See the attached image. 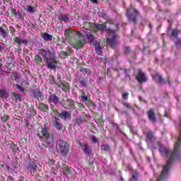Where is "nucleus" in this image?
Wrapping results in <instances>:
<instances>
[{"label":"nucleus","instance_id":"3","mask_svg":"<svg viewBox=\"0 0 181 181\" xmlns=\"http://www.w3.org/2000/svg\"><path fill=\"white\" fill-rule=\"evenodd\" d=\"M37 135L40 138H43L44 142L47 145H50L51 144H53V141L54 139V138L53 137V134H50L49 133H47L46 129H42L41 131V136H40V133H38Z\"/></svg>","mask_w":181,"mask_h":181},{"label":"nucleus","instance_id":"35","mask_svg":"<svg viewBox=\"0 0 181 181\" xmlns=\"http://www.w3.org/2000/svg\"><path fill=\"white\" fill-rule=\"evenodd\" d=\"M177 35H179V31L177 30H173L172 31L173 37H177Z\"/></svg>","mask_w":181,"mask_h":181},{"label":"nucleus","instance_id":"10","mask_svg":"<svg viewBox=\"0 0 181 181\" xmlns=\"http://www.w3.org/2000/svg\"><path fill=\"white\" fill-rule=\"evenodd\" d=\"M79 145L80 146H81L85 155H86L87 156H90V155H91V152H93V150H91V148L88 146V144L86 143H84L83 144L79 143Z\"/></svg>","mask_w":181,"mask_h":181},{"label":"nucleus","instance_id":"19","mask_svg":"<svg viewBox=\"0 0 181 181\" xmlns=\"http://www.w3.org/2000/svg\"><path fill=\"white\" fill-rule=\"evenodd\" d=\"M59 117L61 118V119H67V118H70V117H71V115L70 114V112H67V111H64L61 113H59Z\"/></svg>","mask_w":181,"mask_h":181},{"label":"nucleus","instance_id":"27","mask_svg":"<svg viewBox=\"0 0 181 181\" xmlns=\"http://www.w3.org/2000/svg\"><path fill=\"white\" fill-rule=\"evenodd\" d=\"M41 109L42 111H49V105L46 103H41L40 104Z\"/></svg>","mask_w":181,"mask_h":181},{"label":"nucleus","instance_id":"34","mask_svg":"<svg viewBox=\"0 0 181 181\" xmlns=\"http://www.w3.org/2000/svg\"><path fill=\"white\" fill-rule=\"evenodd\" d=\"M14 40H15L16 43H17V45H18L19 46H21V45H22V40H21V38L16 37L14 38Z\"/></svg>","mask_w":181,"mask_h":181},{"label":"nucleus","instance_id":"62","mask_svg":"<svg viewBox=\"0 0 181 181\" xmlns=\"http://www.w3.org/2000/svg\"><path fill=\"white\" fill-rule=\"evenodd\" d=\"M42 2H45V1H46V0H42Z\"/></svg>","mask_w":181,"mask_h":181},{"label":"nucleus","instance_id":"5","mask_svg":"<svg viewBox=\"0 0 181 181\" xmlns=\"http://www.w3.org/2000/svg\"><path fill=\"white\" fill-rule=\"evenodd\" d=\"M117 37V35H115V31L112 30H109V36L107 38V45L112 49H115L117 47V44L115 43V39Z\"/></svg>","mask_w":181,"mask_h":181},{"label":"nucleus","instance_id":"33","mask_svg":"<svg viewBox=\"0 0 181 181\" xmlns=\"http://www.w3.org/2000/svg\"><path fill=\"white\" fill-rule=\"evenodd\" d=\"M0 35H1L4 37H6V31L4 29V28H0Z\"/></svg>","mask_w":181,"mask_h":181},{"label":"nucleus","instance_id":"36","mask_svg":"<svg viewBox=\"0 0 181 181\" xmlns=\"http://www.w3.org/2000/svg\"><path fill=\"white\" fill-rule=\"evenodd\" d=\"M90 139L91 142H93V144H97V142H98V141L97 140V138H95V136H90Z\"/></svg>","mask_w":181,"mask_h":181},{"label":"nucleus","instance_id":"31","mask_svg":"<svg viewBox=\"0 0 181 181\" xmlns=\"http://www.w3.org/2000/svg\"><path fill=\"white\" fill-rule=\"evenodd\" d=\"M100 149L102 151H110V146L108 144L102 145Z\"/></svg>","mask_w":181,"mask_h":181},{"label":"nucleus","instance_id":"13","mask_svg":"<svg viewBox=\"0 0 181 181\" xmlns=\"http://www.w3.org/2000/svg\"><path fill=\"white\" fill-rule=\"evenodd\" d=\"M153 78L156 83H158L159 84H166V81L162 78V76L158 74H156L153 76Z\"/></svg>","mask_w":181,"mask_h":181},{"label":"nucleus","instance_id":"38","mask_svg":"<svg viewBox=\"0 0 181 181\" xmlns=\"http://www.w3.org/2000/svg\"><path fill=\"white\" fill-rule=\"evenodd\" d=\"M13 97L16 98V101H21V98L18 93H13Z\"/></svg>","mask_w":181,"mask_h":181},{"label":"nucleus","instance_id":"44","mask_svg":"<svg viewBox=\"0 0 181 181\" xmlns=\"http://www.w3.org/2000/svg\"><path fill=\"white\" fill-rule=\"evenodd\" d=\"M129 52H131V48L129 47H126L124 48V53H126V54H128Z\"/></svg>","mask_w":181,"mask_h":181},{"label":"nucleus","instance_id":"60","mask_svg":"<svg viewBox=\"0 0 181 181\" xmlns=\"http://www.w3.org/2000/svg\"><path fill=\"white\" fill-rule=\"evenodd\" d=\"M6 168H8V169H9V166L8 165H6Z\"/></svg>","mask_w":181,"mask_h":181},{"label":"nucleus","instance_id":"21","mask_svg":"<svg viewBox=\"0 0 181 181\" xmlns=\"http://www.w3.org/2000/svg\"><path fill=\"white\" fill-rule=\"evenodd\" d=\"M33 96L37 98V100H39V98H42V92L37 89H35L33 90Z\"/></svg>","mask_w":181,"mask_h":181},{"label":"nucleus","instance_id":"25","mask_svg":"<svg viewBox=\"0 0 181 181\" xmlns=\"http://www.w3.org/2000/svg\"><path fill=\"white\" fill-rule=\"evenodd\" d=\"M0 97H1V98H8V97H9V94H8V92H6V90L0 89Z\"/></svg>","mask_w":181,"mask_h":181},{"label":"nucleus","instance_id":"52","mask_svg":"<svg viewBox=\"0 0 181 181\" xmlns=\"http://www.w3.org/2000/svg\"><path fill=\"white\" fill-rule=\"evenodd\" d=\"M90 1L92 2V4H97L98 2V0H90Z\"/></svg>","mask_w":181,"mask_h":181},{"label":"nucleus","instance_id":"59","mask_svg":"<svg viewBox=\"0 0 181 181\" xmlns=\"http://www.w3.org/2000/svg\"><path fill=\"white\" fill-rule=\"evenodd\" d=\"M165 117H168V114H165Z\"/></svg>","mask_w":181,"mask_h":181},{"label":"nucleus","instance_id":"22","mask_svg":"<svg viewBox=\"0 0 181 181\" xmlns=\"http://www.w3.org/2000/svg\"><path fill=\"white\" fill-rule=\"evenodd\" d=\"M11 80H14L16 83H19V81H21V78L16 72H13L11 76Z\"/></svg>","mask_w":181,"mask_h":181},{"label":"nucleus","instance_id":"4","mask_svg":"<svg viewBox=\"0 0 181 181\" xmlns=\"http://www.w3.org/2000/svg\"><path fill=\"white\" fill-rule=\"evenodd\" d=\"M42 55L45 62H47V60H53V59H56V52L54 51V49L52 47L48 49L47 51L43 49Z\"/></svg>","mask_w":181,"mask_h":181},{"label":"nucleus","instance_id":"20","mask_svg":"<svg viewBox=\"0 0 181 181\" xmlns=\"http://www.w3.org/2000/svg\"><path fill=\"white\" fill-rule=\"evenodd\" d=\"M25 11L28 12V13H30V15H33L36 12V8L35 7L30 6V5H27L25 7Z\"/></svg>","mask_w":181,"mask_h":181},{"label":"nucleus","instance_id":"42","mask_svg":"<svg viewBox=\"0 0 181 181\" xmlns=\"http://www.w3.org/2000/svg\"><path fill=\"white\" fill-rule=\"evenodd\" d=\"M129 95V93H123L122 98L123 100H128V96Z\"/></svg>","mask_w":181,"mask_h":181},{"label":"nucleus","instance_id":"30","mask_svg":"<svg viewBox=\"0 0 181 181\" xmlns=\"http://www.w3.org/2000/svg\"><path fill=\"white\" fill-rule=\"evenodd\" d=\"M80 71H81V73H85V74H90V69L81 68Z\"/></svg>","mask_w":181,"mask_h":181},{"label":"nucleus","instance_id":"6","mask_svg":"<svg viewBox=\"0 0 181 181\" xmlns=\"http://www.w3.org/2000/svg\"><path fill=\"white\" fill-rule=\"evenodd\" d=\"M138 15H139L138 11L132 7L127 10V16L129 21H130L131 22H135V21H136V16H138Z\"/></svg>","mask_w":181,"mask_h":181},{"label":"nucleus","instance_id":"7","mask_svg":"<svg viewBox=\"0 0 181 181\" xmlns=\"http://www.w3.org/2000/svg\"><path fill=\"white\" fill-rule=\"evenodd\" d=\"M48 103L49 104H54V105H59V103H60V99L56 94L49 93V96L48 97Z\"/></svg>","mask_w":181,"mask_h":181},{"label":"nucleus","instance_id":"1","mask_svg":"<svg viewBox=\"0 0 181 181\" xmlns=\"http://www.w3.org/2000/svg\"><path fill=\"white\" fill-rule=\"evenodd\" d=\"M83 26L85 30H82V33L79 34L78 40L75 41L74 49H81V47L86 45V39L83 36L87 37L88 41L90 43L91 42H94V39H95V37L91 34L90 30L91 28H94V24L89 22H84Z\"/></svg>","mask_w":181,"mask_h":181},{"label":"nucleus","instance_id":"54","mask_svg":"<svg viewBox=\"0 0 181 181\" xmlns=\"http://www.w3.org/2000/svg\"><path fill=\"white\" fill-rule=\"evenodd\" d=\"M127 168H128L129 170H132V167H131L130 165H128Z\"/></svg>","mask_w":181,"mask_h":181},{"label":"nucleus","instance_id":"58","mask_svg":"<svg viewBox=\"0 0 181 181\" xmlns=\"http://www.w3.org/2000/svg\"><path fill=\"white\" fill-rule=\"evenodd\" d=\"M1 69H2V65L0 64V70H1Z\"/></svg>","mask_w":181,"mask_h":181},{"label":"nucleus","instance_id":"39","mask_svg":"<svg viewBox=\"0 0 181 181\" xmlns=\"http://www.w3.org/2000/svg\"><path fill=\"white\" fill-rule=\"evenodd\" d=\"M175 43V46H177V47H181V40L180 39H177Z\"/></svg>","mask_w":181,"mask_h":181},{"label":"nucleus","instance_id":"18","mask_svg":"<svg viewBox=\"0 0 181 181\" xmlns=\"http://www.w3.org/2000/svg\"><path fill=\"white\" fill-rule=\"evenodd\" d=\"M74 34V31H73V30L71 28H68L66 29L64 31V35H65V37L66 39H70L71 37V36H73Z\"/></svg>","mask_w":181,"mask_h":181},{"label":"nucleus","instance_id":"63","mask_svg":"<svg viewBox=\"0 0 181 181\" xmlns=\"http://www.w3.org/2000/svg\"><path fill=\"white\" fill-rule=\"evenodd\" d=\"M149 27H150V28L151 27V24H149Z\"/></svg>","mask_w":181,"mask_h":181},{"label":"nucleus","instance_id":"43","mask_svg":"<svg viewBox=\"0 0 181 181\" xmlns=\"http://www.w3.org/2000/svg\"><path fill=\"white\" fill-rule=\"evenodd\" d=\"M54 163H55L54 160L49 159L48 160V165L49 166H53L54 165Z\"/></svg>","mask_w":181,"mask_h":181},{"label":"nucleus","instance_id":"41","mask_svg":"<svg viewBox=\"0 0 181 181\" xmlns=\"http://www.w3.org/2000/svg\"><path fill=\"white\" fill-rule=\"evenodd\" d=\"M16 87L17 90H19L21 91V93H23L24 90H23V88L22 86L16 84Z\"/></svg>","mask_w":181,"mask_h":181},{"label":"nucleus","instance_id":"45","mask_svg":"<svg viewBox=\"0 0 181 181\" xmlns=\"http://www.w3.org/2000/svg\"><path fill=\"white\" fill-rule=\"evenodd\" d=\"M123 105H124V107H126L127 108H129L130 110H133L134 111V109H132V107H131V106H129V105L127 103H123Z\"/></svg>","mask_w":181,"mask_h":181},{"label":"nucleus","instance_id":"55","mask_svg":"<svg viewBox=\"0 0 181 181\" xmlns=\"http://www.w3.org/2000/svg\"><path fill=\"white\" fill-rule=\"evenodd\" d=\"M169 86H172V82L170 81H168Z\"/></svg>","mask_w":181,"mask_h":181},{"label":"nucleus","instance_id":"46","mask_svg":"<svg viewBox=\"0 0 181 181\" xmlns=\"http://www.w3.org/2000/svg\"><path fill=\"white\" fill-rule=\"evenodd\" d=\"M18 16L20 21H23V19H25V18L22 16V14L21 13H18Z\"/></svg>","mask_w":181,"mask_h":181},{"label":"nucleus","instance_id":"32","mask_svg":"<svg viewBox=\"0 0 181 181\" xmlns=\"http://www.w3.org/2000/svg\"><path fill=\"white\" fill-rule=\"evenodd\" d=\"M98 16L103 19H107V13L104 12L98 13Z\"/></svg>","mask_w":181,"mask_h":181},{"label":"nucleus","instance_id":"51","mask_svg":"<svg viewBox=\"0 0 181 181\" xmlns=\"http://www.w3.org/2000/svg\"><path fill=\"white\" fill-rule=\"evenodd\" d=\"M83 21H88V17H87L86 16H83L82 18Z\"/></svg>","mask_w":181,"mask_h":181},{"label":"nucleus","instance_id":"16","mask_svg":"<svg viewBox=\"0 0 181 181\" xmlns=\"http://www.w3.org/2000/svg\"><path fill=\"white\" fill-rule=\"evenodd\" d=\"M37 169V165H36V163H30L28 165V170L30 172L31 175H33Z\"/></svg>","mask_w":181,"mask_h":181},{"label":"nucleus","instance_id":"47","mask_svg":"<svg viewBox=\"0 0 181 181\" xmlns=\"http://www.w3.org/2000/svg\"><path fill=\"white\" fill-rule=\"evenodd\" d=\"M21 43H23V45H25V46H28V40H21Z\"/></svg>","mask_w":181,"mask_h":181},{"label":"nucleus","instance_id":"29","mask_svg":"<svg viewBox=\"0 0 181 181\" xmlns=\"http://www.w3.org/2000/svg\"><path fill=\"white\" fill-rule=\"evenodd\" d=\"M69 108L72 110H76V105H74V100H69L68 101Z\"/></svg>","mask_w":181,"mask_h":181},{"label":"nucleus","instance_id":"56","mask_svg":"<svg viewBox=\"0 0 181 181\" xmlns=\"http://www.w3.org/2000/svg\"><path fill=\"white\" fill-rule=\"evenodd\" d=\"M0 52H2V46L0 45Z\"/></svg>","mask_w":181,"mask_h":181},{"label":"nucleus","instance_id":"8","mask_svg":"<svg viewBox=\"0 0 181 181\" xmlns=\"http://www.w3.org/2000/svg\"><path fill=\"white\" fill-rule=\"evenodd\" d=\"M52 125L54 127V128H56L57 131H62V129H63L62 120L56 117H52Z\"/></svg>","mask_w":181,"mask_h":181},{"label":"nucleus","instance_id":"50","mask_svg":"<svg viewBox=\"0 0 181 181\" xmlns=\"http://www.w3.org/2000/svg\"><path fill=\"white\" fill-rule=\"evenodd\" d=\"M7 181H13V177H12L11 176H8L7 177Z\"/></svg>","mask_w":181,"mask_h":181},{"label":"nucleus","instance_id":"2","mask_svg":"<svg viewBox=\"0 0 181 181\" xmlns=\"http://www.w3.org/2000/svg\"><path fill=\"white\" fill-rule=\"evenodd\" d=\"M57 151L62 155V156H67L70 152V145L64 140H59L57 143Z\"/></svg>","mask_w":181,"mask_h":181},{"label":"nucleus","instance_id":"9","mask_svg":"<svg viewBox=\"0 0 181 181\" xmlns=\"http://www.w3.org/2000/svg\"><path fill=\"white\" fill-rule=\"evenodd\" d=\"M45 63L47 69H49V70H54L57 67V61L54 60V59L45 61Z\"/></svg>","mask_w":181,"mask_h":181},{"label":"nucleus","instance_id":"24","mask_svg":"<svg viewBox=\"0 0 181 181\" xmlns=\"http://www.w3.org/2000/svg\"><path fill=\"white\" fill-rule=\"evenodd\" d=\"M41 36H42V39H44V40H46V41H49V40L50 41V40H52V39L53 37V36H52V35L47 34L46 33H42L41 35Z\"/></svg>","mask_w":181,"mask_h":181},{"label":"nucleus","instance_id":"14","mask_svg":"<svg viewBox=\"0 0 181 181\" xmlns=\"http://www.w3.org/2000/svg\"><path fill=\"white\" fill-rule=\"evenodd\" d=\"M58 19L60 21V22H64V23H69V22H70V18L67 14H59L58 16Z\"/></svg>","mask_w":181,"mask_h":181},{"label":"nucleus","instance_id":"40","mask_svg":"<svg viewBox=\"0 0 181 181\" xmlns=\"http://www.w3.org/2000/svg\"><path fill=\"white\" fill-rule=\"evenodd\" d=\"M80 83L83 87H86L87 86V80L84 79L80 81Z\"/></svg>","mask_w":181,"mask_h":181},{"label":"nucleus","instance_id":"17","mask_svg":"<svg viewBox=\"0 0 181 181\" xmlns=\"http://www.w3.org/2000/svg\"><path fill=\"white\" fill-rule=\"evenodd\" d=\"M93 29L94 30H100L101 32H103V30L107 29V25L105 23L95 24L93 25Z\"/></svg>","mask_w":181,"mask_h":181},{"label":"nucleus","instance_id":"49","mask_svg":"<svg viewBox=\"0 0 181 181\" xmlns=\"http://www.w3.org/2000/svg\"><path fill=\"white\" fill-rule=\"evenodd\" d=\"M88 100V98L86 95H83L82 96V101H87Z\"/></svg>","mask_w":181,"mask_h":181},{"label":"nucleus","instance_id":"11","mask_svg":"<svg viewBox=\"0 0 181 181\" xmlns=\"http://www.w3.org/2000/svg\"><path fill=\"white\" fill-rule=\"evenodd\" d=\"M147 115L149 121H151L152 124H156L158 121L156 120V117L155 116V111L153 109H150L149 111L147 112Z\"/></svg>","mask_w":181,"mask_h":181},{"label":"nucleus","instance_id":"53","mask_svg":"<svg viewBox=\"0 0 181 181\" xmlns=\"http://www.w3.org/2000/svg\"><path fill=\"white\" fill-rule=\"evenodd\" d=\"M52 172L54 175H56V173H57V170H53L52 169Z\"/></svg>","mask_w":181,"mask_h":181},{"label":"nucleus","instance_id":"23","mask_svg":"<svg viewBox=\"0 0 181 181\" xmlns=\"http://www.w3.org/2000/svg\"><path fill=\"white\" fill-rule=\"evenodd\" d=\"M73 122L74 125H78V127H80L81 124H83V117H78V118H75L73 119Z\"/></svg>","mask_w":181,"mask_h":181},{"label":"nucleus","instance_id":"37","mask_svg":"<svg viewBox=\"0 0 181 181\" xmlns=\"http://www.w3.org/2000/svg\"><path fill=\"white\" fill-rule=\"evenodd\" d=\"M35 62L40 63V62H42V57L40 56L37 54V55L35 56Z\"/></svg>","mask_w":181,"mask_h":181},{"label":"nucleus","instance_id":"26","mask_svg":"<svg viewBox=\"0 0 181 181\" xmlns=\"http://www.w3.org/2000/svg\"><path fill=\"white\" fill-rule=\"evenodd\" d=\"M147 139L148 141H153L155 140V136H153V133L152 132H148L146 134Z\"/></svg>","mask_w":181,"mask_h":181},{"label":"nucleus","instance_id":"61","mask_svg":"<svg viewBox=\"0 0 181 181\" xmlns=\"http://www.w3.org/2000/svg\"><path fill=\"white\" fill-rule=\"evenodd\" d=\"M148 162H151V159L148 158Z\"/></svg>","mask_w":181,"mask_h":181},{"label":"nucleus","instance_id":"15","mask_svg":"<svg viewBox=\"0 0 181 181\" xmlns=\"http://www.w3.org/2000/svg\"><path fill=\"white\" fill-rule=\"evenodd\" d=\"M101 40L100 39L93 41V46H95V50L97 54H101V46H100V42Z\"/></svg>","mask_w":181,"mask_h":181},{"label":"nucleus","instance_id":"28","mask_svg":"<svg viewBox=\"0 0 181 181\" xmlns=\"http://www.w3.org/2000/svg\"><path fill=\"white\" fill-rule=\"evenodd\" d=\"M138 176H139V175L138 174L137 172L134 173L132 177L130 178V181L134 180V181H138Z\"/></svg>","mask_w":181,"mask_h":181},{"label":"nucleus","instance_id":"57","mask_svg":"<svg viewBox=\"0 0 181 181\" xmlns=\"http://www.w3.org/2000/svg\"><path fill=\"white\" fill-rule=\"evenodd\" d=\"M93 163V161H89V165H91Z\"/></svg>","mask_w":181,"mask_h":181},{"label":"nucleus","instance_id":"12","mask_svg":"<svg viewBox=\"0 0 181 181\" xmlns=\"http://www.w3.org/2000/svg\"><path fill=\"white\" fill-rule=\"evenodd\" d=\"M136 78L139 83H145L148 80L146 76H145V74L141 71L138 72L137 75L136 76Z\"/></svg>","mask_w":181,"mask_h":181},{"label":"nucleus","instance_id":"48","mask_svg":"<svg viewBox=\"0 0 181 181\" xmlns=\"http://www.w3.org/2000/svg\"><path fill=\"white\" fill-rule=\"evenodd\" d=\"M11 11H12L13 15H14V16H18V12H16V9H12Z\"/></svg>","mask_w":181,"mask_h":181}]
</instances>
